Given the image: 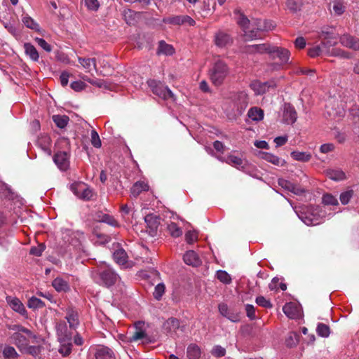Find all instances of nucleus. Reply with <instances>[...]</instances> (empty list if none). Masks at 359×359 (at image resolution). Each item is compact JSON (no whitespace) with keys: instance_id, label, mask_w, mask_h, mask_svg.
<instances>
[{"instance_id":"f257e3e1","label":"nucleus","mask_w":359,"mask_h":359,"mask_svg":"<svg viewBox=\"0 0 359 359\" xmlns=\"http://www.w3.org/2000/svg\"><path fill=\"white\" fill-rule=\"evenodd\" d=\"M235 15H236V20L238 24L243 29L244 36L247 39L252 40L258 36L259 31H265L270 29L266 25V23L263 25L260 20H256L252 22L250 21L239 11H235Z\"/></svg>"},{"instance_id":"f03ea898","label":"nucleus","mask_w":359,"mask_h":359,"mask_svg":"<svg viewBox=\"0 0 359 359\" xmlns=\"http://www.w3.org/2000/svg\"><path fill=\"white\" fill-rule=\"evenodd\" d=\"M10 330L14 331L12 339L15 344L22 351L27 348L29 344H37L41 337L33 334L29 330L18 325L10 326Z\"/></svg>"},{"instance_id":"7ed1b4c3","label":"nucleus","mask_w":359,"mask_h":359,"mask_svg":"<svg viewBox=\"0 0 359 359\" xmlns=\"http://www.w3.org/2000/svg\"><path fill=\"white\" fill-rule=\"evenodd\" d=\"M299 218L306 225H317L325 217V212L320 206H305L297 212Z\"/></svg>"},{"instance_id":"20e7f679","label":"nucleus","mask_w":359,"mask_h":359,"mask_svg":"<svg viewBox=\"0 0 359 359\" xmlns=\"http://www.w3.org/2000/svg\"><path fill=\"white\" fill-rule=\"evenodd\" d=\"M93 278L100 285L109 287L118 280L119 276L108 265L103 264L93 272Z\"/></svg>"},{"instance_id":"39448f33","label":"nucleus","mask_w":359,"mask_h":359,"mask_svg":"<svg viewBox=\"0 0 359 359\" xmlns=\"http://www.w3.org/2000/svg\"><path fill=\"white\" fill-rule=\"evenodd\" d=\"M229 74L227 65L221 60H217L213 64L210 70V78L212 83L216 86H220Z\"/></svg>"},{"instance_id":"423d86ee","label":"nucleus","mask_w":359,"mask_h":359,"mask_svg":"<svg viewBox=\"0 0 359 359\" xmlns=\"http://www.w3.org/2000/svg\"><path fill=\"white\" fill-rule=\"evenodd\" d=\"M62 238L65 243H68L79 251H85L83 242L85 236L81 231H72L65 229L62 231Z\"/></svg>"},{"instance_id":"0eeeda50","label":"nucleus","mask_w":359,"mask_h":359,"mask_svg":"<svg viewBox=\"0 0 359 359\" xmlns=\"http://www.w3.org/2000/svg\"><path fill=\"white\" fill-rule=\"evenodd\" d=\"M148 85L153 93L158 96L160 98L165 100H175V95L173 93L160 81H157L156 80H150L148 81Z\"/></svg>"},{"instance_id":"6e6552de","label":"nucleus","mask_w":359,"mask_h":359,"mask_svg":"<svg viewBox=\"0 0 359 359\" xmlns=\"http://www.w3.org/2000/svg\"><path fill=\"white\" fill-rule=\"evenodd\" d=\"M167 230L172 237L178 238L182 235V229L180 227L178 221L183 222L178 215L173 212H168L165 216Z\"/></svg>"},{"instance_id":"1a4fd4ad","label":"nucleus","mask_w":359,"mask_h":359,"mask_svg":"<svg viewBox=\"0 0 359 359\" xmlns=\"http://www.w3.org/2000/svg\"><path fill=\"white\" fill-rule=\"evenodd\" d=\"M71 191L79 198L83 200H90L93 196V190L85 183L81 182H75L70 185Z\"/></svg>"},{"instance_id":"9d476101","label":"nucleus","mask_w":359,"mask_h":359,"mask_svg":"<svg viewBox=\"0 0 359 359\" xmlns=\"http://www.w3.org/2000/svg\"><path fill=\"white\" fill-rule=\"evenodd\" d=\"M332 46L333 44L330 41L327 42H322L320 45L310 48L309 50V55L312 57L323 55H330V47Z\"/></svg>"},{"instance_id":"9b49d317","label":"nucleus","mask_w":359,"mask_h":359,"mask_svg":"<svg viewBox=\"0 0 359 359\" xmlns=\"http://www.w3.org/2000/svg\"><path fill=\"white\" fill-rule=\"evenodd\" d=\"M269 55L271 59H278L282 64H285L289 61L290 53L286 48L272 46Z\"/></svg>"},{"instance_id":"f8f14e48","label":"nucleus","mask_w":359,"mask_h":359,"mask_svg":"<svg viewBox=\"0 0 359 359\" xmlns=\"http://www.w3.org/2000/svg\"><path fill=\"white\" fill-rule=\"evenodd\" d=\"M284 313L291 319H297L302 316V309L299 304L294 302L285 304L283 308Z\"/></svg>"},{"instance_id":"ddd939ff","label":"nucleus","mask_w":359,"mask_h":359,"mask_svg":"<svg viewBox=\"0 0 359 359\" xmlns=\"http://www.w3.org/2000/svg\"><path fill=\"white\" fill-rule=\"evenodd\" d=\"M276 84L274 81L262 83L259 81H254L251 83L250 87L256 95L265 93L270 88H275Z\"/></svg>"},{"instance_id":"4468645a","label":"nucleus","mask_w":359,"mask_h":359,"mask_svg":"<svg viewBox=\"0 0 359 359\" xmlns=\"http://www.w3.org/2000/svg\"><path fill=\"white\" fill-rule=\"evenodd\" d=\"M257 156L276 166H283L285 164V160L269 152L258 151Z\"/></svg>"},{"instance_id":"2eb2a0df","label":"nucleus","mask_w":359,"mask_h":359,"mask_svg":"<svg viewBox=\"0 0 359 359\" xmlns=\"http://www.w3.org/2000/svg\"><path fill=\"white\" fill-rule=\"evenodd\" d=\"M53 161L60 170H66L69 168V159L67 152L60 151L53 156Z\"/></svg>"},{"instance_id":"dca6fc26","label":"nucleus","mask_w":359,"mask_h":359,"mask_svg":"<svg viewBox=\"0 0 359 359\" xmlns=\"http://www.w3.org/2000/svg\"><path fill=\"white\" fill-rule=\"evenodd\" d=\"M113 256H114V259L115 262L118 264H119L125 268H128V267L132 266V264L128 261L127 253L123 249L120 248V249L116 250L114 252Z\"/></svg>"},{"instance_id":"f3484780","label":"nucleus","mask_w":359,"mask_h":359,"mask_svg":"<svg viewBox=\"0 0 359 359\" xmlns=\"http://www.w3.org/2000/svg\"><path fill=\"white\" fill-rule=\"evenodd\" d=\"M341 44L346 48L359 50V39L348 34H344L340 37Z\"/></svg>"},{"instance_id":"a211bd4d","label":"nucleus","mask_w":359,"mask_h":359,"mask_svg":"<svg viewBox=\"0 0 359 359\" xmlns=\"http://www.w3.org/2000/svg\"><path fill=\"white\" fill-rule=\"evenodd\" d=\"M341 44L346 48L359 50V39L348 34H344L340 37Z\"/></svg>"},{"instance_id":"6ab92c4d","label":"nucleus","mask_w":359,"mask_h":359,"mask_svg":"<svg viewBox=\"0 0 359 359\" xmlns=\"http://www.w3.org/2000/svg\"><path fill=\"white\" fill-rule=\"evenodd\" d=\"M297 113L291 105L285 104L283 121L287 124H292L296 121Z\"/></svg>"},{"instance_id":"aec40b11","label":"nucleus","mask_w":359,"mask_h":359,"mask_svg":"<svg viewBox=\"0 0 359 359\" xmlns=\"http://www.w3.org/2000/svg\"><path fill=\"white\" fill-rule=\"evenodd\" d=\"M6 302L11 306V308L15 312H18L21 315L26 314L27 312L25 307L18 298L13 297H7Z\"/></svg>"},{"instance_id":"412c9836","label":"nucleus","mask_w":359,"mask_h":359,"mask_svg":"<svg viewBox=\"0 0 359 359\" xmlns=\"http://www.w3.org/2000/svg\"><path fill=\"white\" fill-rule=\"evenodd\" d=\"M166 22L173 25H189L194 26L195 21L189 15H177L168 18Z\"/></svg>"},{"instance_id":"4be33fe9","label":"nucleus","mask_w":359,"mask_h":359,"mask_svg":"<svg viewBox=\"0 0 359 359\" xmlns=\"http://www.w3.org/2000/svg\"><path fill=\"white\" fill-rule=\"evenodd\" d=\"M37 144L45 154L48 156L51 155V140L48 135H43L40 136L38 139Z\"/></svg>"},{"instance_id":"5701e85b","label":"nucleus","mask_w":359,"mask_h":359,"mask_svg":"<svg viewBox=\"0 0 359 359\" xmlns=\"http://www.w3.org/2000/svg\"><path fill=\"white\" fill-rule=\"evenodd\" d=\"M231 42L232 40L229 35L223 32H218L215 34V43L218 47L224 48L230 45Z\"/></svg>"},{"instance_id":"b1692460","label":"nucleus","mask_w":359,"mask_h":359,"mask_svg":"<svg viewBox=\"0 0 359 359\" xmlns=\"http://www.w3.org/2000/svg\"><path fill=\"white\" fill-rule=\"evenodd\" d=\"M78 60L86 72H90L93 69L97 71L95 58L79 57Z\"/></svg>"},{"instance_id":"393cba45","label":"nucleus","mask_w":359,"mask_h":359,"mask_svg":"<svg viewBox=\"0 0 359 359\" xmlns=\"http://www.w3.org/2000/svg\"><path fill=\"white\" fill-rule=\"evenodd\" d=\"M271 47L272 46L267 43L252 45L247 48L246 52L249 53H269L270 55Z\"/></svg>"},{"instance_id":"a878e982","label":"nucleus","mask_w":359,"mask_h":359,"mask_svg":"<svg viewBox=\"0 0 359 359\" xmlns=\"http://www.w3.org/2000/svg\"><path fill=\"white\" fill-rule=\"evenodd\" d=\"M184 262L193 266H197L201 264V259L194 250L187 251L184 255Z\"/></svg>"},{"instance_id":"bb28decb","label":"nucleus","mask_w":359,"mask_h":359,"mask_svg":"<svg viewBox=\"0 0 359 359\" xmlns=\"http://www.w3.org/2000/svg\"><path fill=\"white\" fill-rule=\"evenodd\" d=\"M95 356L96 359H114V353L111 350L103 346L96 348Z\"/></svg>"},{"instance_id":"cd10ccee","label":"nucleus","mask_w":359,"mask_h":359,"mask_svg":"<svg viewBox=\"0 0 359 359\" xmlns=\"http://www.w3.org/2000/svg\"><path fill=\"white\" fill-rule=\"evenodd\" d=\"M142 325H144V323L142 322H138L135 324V327H136L137 330L133 333V334L128 339V341H130V342L137 341L139 340H142V339H146L147 335H146L145 332L141 330V327Z\"/></svg>"},{"instance_id":"c85d7f7f","label":"nucleus","mask_w":359,"mask_h":359,"mask_svg":"<svg viewBox=\"0 0 359 359\" xmlns=\"http://www.w3.org/2000/svg\"><path fill=\"white\" fill-rule=\"evenodd\" d=\"M326 175L334 181H341L346 178L345 172L341 169H328L326 170Z\"/></svg>"},{"instance_id":"c756f323","label":"nucleus","mask_w":359,"mask_h":359,"mask_svg":"<svg viewBox=\"0 0 359 359\" xmlns=\"http://www.w3.org/2000/svg\"><path fill=\"white\" fill-rule=\"evenodd\" d=\"M149 189V185L147 183L143 181H139L134 184L130 189L132 196L136 198L142 191H147Z\"/></svg>"},{"instance_id":"7c9ffc66","label":"nucleus","mask_w":359,"mask_h":359,"mask_svg":"<svg viewBox=\"0 0 359 359\" xmlns=\"http://www.w3.org/2000/svg\"><path fill=\"white\" fill-rule=\"evenodd\" d=\"M25 53L32 60L36 62L39 59V55L36 48L30 43L24 44Z\"/></svg>"},{"instance_id":"2f4dec72","label":"nucleus","mask_w":359,"mask_h":359,"mask_svg":"<svg viewBox=\"0 0 359 359\" xmlns=\"http://www.w3.org/2000/svg\"><path fill=\"white\" fill-rule=\"evenodd\" d=\"M60 342V346L59 352L63 356H67L71 353L72 343L71 337L62 338V340H59Z\"/></svg>"},{"instance_id":"473e14b6","label":"nucleus","mask_w":359,"mask_h":359,"mask_svg":"<svg viewBox=\"0 0 359 359\" xmlns=\"http://www.w3.org/2000/svg\"><path fill=\"white\" fill-rule=\"evenodd\" d=\"M66 319L71 328H75L79 323L78 313L76 311L69 309L67 311Z\"/></svg>"},{"instance_id":"72a5a7b5","label":"nucleus","mask_w":359,"mask_h":359,"mask_svg":"<svg viewBox=\"0 0 359 359\" xmlns=\"http://www.w3.org/2000/svg\"><path fill=\"white\" fill-rule=\"evenodd\" d=\"M187 354L189 359H199L201 355V351L198 345L191 344L187 347Z\"/></svg>"},{"instance_id":"f704fd0d","label":"nucleus","mask_w":359,"mask_h":359,"mask_svg":"<svg viewBox=\"0 0 359 359\" xmlns=\"http://www.w3.org/2000/svg\"><path fill=\"white\" fill-rule=\"evenodd\" d=\"M52 285L57 292H66L69 288L68 283L61 278L54 279Z\"/></svg>"},{"instance_id":"c9c22d12","label":"nucleus","mask_w":359,"mask_h":359,"mask_svg":"<svg viewBox=\"0 0 359 359\" xmlns=\"http://www.w3.org/2000/svg\"><path fill=\"white\" fill-rule=\"evenodd\" d=\"M248 115L252 121H259L264 118V111L258 107H252L248 111Z\"/></svg>"},{"instance_id":"e433bc0d","label":"nucleus","mask_w":359,"mask_h":359,"mask_svg":"<svg viewBox=\"0 0 359 359\" xmlns=\"http://www.w3.org/2000/svg\"><path fill=\"white\" fill-rule=\"evenodd\" d=\"M290 155L294 160L302 162H307L311 158V154L304 151H294Z\"/></svg>"},{"instance_id":"4c0bfd02","label":"nucleus","mask_w":359,"mask_h":359,"mask_svg":"<svg viewBox=\"0 0 359 359\" xmlns=\"http://www.w3.org/2000/svg\"><path fill=\"white\" fill-rule=\"evenodd\" d=\"M180 327V322L176 318H169L163 325L164 329L168 332H175Z\"/></svg>"},{"instance_id":"58836bf2","label":"nucleus","mask_w":359,"mask_h":359,"mask_svg":"<svg viewBox=\"0 0 359 359\" xmlns=\"http://www.w3.org/2000/svg\"><path fill=\"white\" fill-rule=\"evenodd\" d=\"M144 221L151 230L157 229L159 222L158 218L156 215L149 214L144 217Z\"/></svg>"},{"instance_id":"ea45409f","label":"nucleus","mask_w":359,"mask_h":359,"mask_svg":"<svg viewBox=\"0 0 359 359\" xmlns=\"http://www.w3.org/2000/svg\"><path fill=\"white\" fill-rule=\"evenodd\" d=\"M53 120L60 128H65L69 121V117L65 115H54Z\"/></svg>"},{"instance_id":"a19ab883","label":"nucleus","mask_w":359,"mask_h":359,"mask_svg":"<svg viewBox=\"0 0 359 359\" xmlns=\"http://www.w3.org/2000/svg\"><path fill=\"white\" fill-rule=\"evenodd\" d=\"M22 20L27 27L35 31H39V25L29 15H25Z\"/></svg>"},{"instance_id":"79ce46f5","label":"nucleus","mask_w":359,"mask_h":359,"mask_svg":"<svg viewBox=\"0 0 359 359\" xmlns=\"http://www.w3.org/2000/svg\"><path fill=\"white\" fill-rule=\"evenodd\" d=\"M226 162L237 168L243 167V161L238 156L229 155L227 156Z\"/></svg>"},{"instance_id":"37998d69","label":"nucleus","mask_w":359,"mask_h":359,"mask_svg":"<svg viewBox=\"0 0 359 359\" xmlns=\"http://www.w3.org/2000/svg\"><path fill=\"white\" fill-rule=\"evenodd\" d=\"M322 202L325 205H337L339 204L337 197L331 194H323Z\"/></svg>"},{"instance_id":"c03bdc74","label":"nucleus","mask_w":359,"mask_h":359,"mask_svg":"<svg viewBox=\"0 0 359 359\" xmlns=\"http://www.w3.org/2000/svg\"><path fill=\"white\" fill-rule=\"evenodd\" d=\"M174 48L171 45L167 44L164 41H161L158 46V53H163L165 55H172Z\"/></svg>"},{"instance_id":"a18cd8bd","label":"nucleus","mask_w":359,"mask_h":359,"mask_svg":"<svg viewBox=\"0 0 359 359\" xmlns=\"http://www.w3.org/2000/svg\"><path fill=\"white\" fill-rule=\"evenodd\" d=\"M299 341V335L297 332H291L288 334L285 343L287 346L292 347L297 344Z\"/></svg>"},{"instance_id":"49530a36","label":"nucleus","mask_w":359,"mask_h":359,"mask_svg":"<svg viewBox=\"0 0 359 359\" xmlns=\"http://www.w3.org/2000/svg\"><path fill=\"white\" fill-rule=\"evenodd\" d=\"M316 332L318 334L322 337H328L330 334L329 326L323 323L318 324Z\"/></svg>"},{"instance_id":"de8ad7c7","label":"nucleus","mask_w":359,"mask_h":359,"mask_svg":"<svg viewBox=\"0 0 359 359\" xmlns=\"http://www.w3.org/2000/svg\"><path fill=\"white\" fill-rule=\"evenodd\" d=\"M303 3V0H287V6L290 11L296 12L301 9Z\"/></svg>"},{"instance_id":"09e8293b","label":"nucleus","mask_w":359,"mask_h":359,"mask_svg":"<svg viewBox=\"0 0 359 359\" xmlns=\"http://www.w3.org/2000/svg\"><path fill=\"white\" fill-rule=\"evenodd\" d=\"M44 305V303L40 299L35 297H31L27 302V306L34 309L43 308Z\"/></svg>"},{"instance_id":"8fccbe9b","label":"nucleus","mask_w":359,"mask_h":359,"mask_svg":"<svg viewBox=\"0 0 359 359\" xmlns=\"http://www.w3.org/2000/svg\"><path fill=\"white\" fill-rule=\"evenodd\" d=\"M214 9V6H211L210 0H203L201 6V13L203 16L209 15Z\"/></svg>"},{"instance_id":"3c124183","label":"nucleus","mask_w":359,"mask_h":359,"mask_svg":"<svg viewBox=\"0 0 359 359\" xmlns=\"http://www.w3.org/2000/svg\"><path fill=\"white\" fill-rule=\"evenodd\" d=\"M332 10L335 15H340L345 11V6L340 0H334L332 2Z\"/></svg>"},{"instance_id":"603ef678","label":"nucleus","mask_w":359,"mask_h":359,"mask_svg":"<svg viewBox=\"0 0 359 359\" xmlns=\"http://www.w3.org/2000/svg\"><path fill=\"white\" fill-rule=\"evenodd\" d=\"M353 196V189H348L345 191H343L340 196L339 199L341 203L343 205H346L349 203L350 200Z\"/></svg>"},{"instance_id":"864d4df0","label":"nucleus","mask_w":359,"mask_h":359,"mask_svg":"<svg viewBox=\"0 0 359 359\" xmlns=\"http://www.w3.org/2000/svg\"><path fill=\"white\" fill-rule=\"evenodd\" d=\"M165 287L163 283H158L156 285L153 292L154 297L156 300H160L165 293Z\"/></svg>"},{"instance_id":"5fc2aeb1","label":"nucleus","mask_w":359,"mask_h":359,"mask_svg":"<svg viewBox=\"0 0 359 359\" xmlns=\"http://www.w3.org/2000/svg\"><path fill=\"white\" fill-rule=\"evenodd\" d=\"M57 332L59 340H62V338L71 337L68 334L66 325L64 323H59L57 325Z\"/></svg>"},{"instance_id":"6e6d98bb","label":"nucleus","mask_w":359,"mask_h":359,"mask_svg":"<svg viewBox=\"0 0 359 359\" xmlns=\"http://www.w3.org/2000/svg\"><path fill=\"white\" fill-rule=\"evenodd\" d=\"M216 276L217 278L224 284H229L231 281L230 275L225 271H217Z\"/></svg>"},{"instance_id":"4d7b16f0","label":"nucleus","mask_w":359,"mask_h":359,"mask_svg":"<svg viewBox=\"0 0 359 359\" xmlns=\"http://www.w3.org/2000/svg\"><path fill=\"white\" fill-rule=\"evenodd\" d=\"M237 101L241 108H245L248 104V96L245 92H241L238 95Z\"/></svg>"},{"instance_id":"13d9d810","label":"nucleus","mask_w":359,"mask_h":359,"mask_svg":"<svg viewBox=\"0 0 359 359\" xmlns=\"http://www.w3.org/2000/svg\"><path fill=\"white\" fill-rule=\"evenodd\" d=\"M91 143L92 144L96 147V148H100L102 145V143H101V140L100 139V137L98 135V133L93 130L91 131Z\"/></svg>"},{"instance_id":"bf43d9fd","label":"nucleus","mask_w":359,"mask_h":359,"mask_svg":"<svg viewBox=\"0 0 359 359\" xmlns=\"http://www.w3.org/2000/svg\"><path fill=\"white\" fill-rule=\"evenodd\" d=\"M70 86L74 91L79 92L86 88V84L83 81H75L71 83Z\"/></svg>"},{"instance_id":"052dcab7","label":"nucleus","mask_w":359,"mask_h":359,"mask_svg":"<svg viewBox=\"0 0 359 359\" xmlns=\"http://www.w3.org/2000/svg\"><path fill=\"white\" fill-rule=\"evenodd\" d=\"M211 353L212 355L215 357H222L225 355L226 350L221 346L217 345L212 348Z\"/></svg>"},{"instance_id":"680f3d73","label":"nucleus","mask_w":359,"mask_h":359,"mask_svg":"<svg viewBox=\"0 0 359 359\" xmlns=\"http://www.w3.org/2000/svg\"><path fill=\"white\" fill-rule=\"evenodd\" d=\"M22 351L36 356L40 352V347L39 346L29 344L27 345V348H25V349Z\"/></svg>"},{"instance_id":"e2e57ef3","label":"nucleus","mask_w":359,"mask_h":359,"mask_svg":"<svg viewBox=\"0 0 359 359\" xmlns=\"http://www.w3.org/2000/svg\"><path fill=\"white\" fill-rule=\"evenodd\" d=\"M330 55L339 56L343 58H351V55L350 53L345 52L341 49H332L330 53Z\"/></svg>"},{"instance_id":"0e129e2a","label":"nucleus","mask_w":359,"mask_h":359,"mask_svg":"<svg viewBox=\"0 0 359 359\" xmlns=\"http://www.w3.org/2000/svg\"><path fill=\"white\" fill-rule=\"evenodd\" d=\"M198 238L197 233L195 231H189L185 234L186 241L191 244L195 242Z\"/></svg>"},{"instance_id":"69168bd1","label":"nucleus","mask_w":359,"mask_h":359,"mask_svg":"<svg viewBox=\"0 0 359 359\" xmlns=\"http://www.w3.org/2000/svg\"><path fill=\"white\" fill-rule=\"evenodd\" d=\"M256 303L258 305L265 307V308H271L272 307V304L270 302V301L266 299L265 297H264L262 296L257 297L256 298Z\"/></svg>"},{"instance_id":"338daca9","label":"nucleus","mask_w":359,"mask_h":359,"mask_svg":"<svg viewBox=\"0 0 359 359\" xmlns=\"http://www.w3.org/2000/svg\"><path fill=\"white\" fill-rule=\"evenodd\" d=\"M35 41H36L37 44L44 50L47 52H50L52 50L51 46L48 44L43 39L36 38Z\"/></svg>"},{"instance_id":"774afa93","label":"nucleus","mask_w":359,"mask_h":359,"mask_svg":"<svg viewBox=\"0 0 359 359\" xmlns=\"http://www.w3.org/2000/svg\"><path fill=\"white\" fill-rule=\"evenodd\" d=\"M3 353L4 356L8 358H13L17 355L15 348L11 346H6L4 348Z\"/></svg>"}]
</instances>
